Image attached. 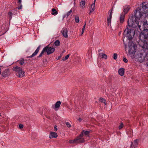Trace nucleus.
Instances as JSON below:
<instances>
[{
	"label": "nucleus",
	"mask_w": 148,
	"mask_h": 148,
	"mask_svg": "<svg viewBox=\"0 0 148 148\" xmlns=\"http://www.w3.org/2000/svg\"><path fill=\"white\" fill-rule=\"evenodd\" d=\"M52 12L51 14L53 15H56L58 14V12L56 11V9L55 8L52 9Z\"/></svg>",
	"instance_id": "obj_25"
},
{
	"label": "nucleus",
	"mask_w": 148,
	"mask_h": 148,
	"mask_svg": "<svg viewBox=\"0 0 148 148\" xmlns=\"http://www.w3.org/2000/svg\"><path fill=\"white\" fill-rule=\"evenodd\" d=\"M84 30L82 29V32L81 35H82L83 34V33H84Z\"/></svg>",
	"instance_id": "obj_49"
},
{
	"label": "nucleus",
	"mask_w": 148,
	"mask_h": 148,
	"mask_svg": "<svg viewBox=\"0 0 148 148\" xmlns=\"http://www.w3.org/2000/svg\"><path fill=\"white\" fill-rule=\"evenodd\" d=\"M1 67H0V75L1 74Z\"/></svg>",
	"instance_id": "obj_52"
},
{
	"label": "nucleus",
	"mask_w": 148,
	"mask_h": 148,
	"mask_svg": "<svg viewBox=\"0 0 148 148\" xmlns=\"http://www.w3.org/2000/svg\"><path fill=\"white\" fill-rule=\"evenodd\" d=\"M113 9L112 8L111 10H110L108 13V17H109V20L111 21V18H112V14L113 13Z\"/></svg>",
	"instance_id": "obj_20"
},
{
	"label": "nucleus",
	"mask_w": 148,
	"mask_h": 148,
	"mask_svg": "<svg viewBox=\"0 0 148 148\" xmlns=\"http://www.w3.org/2000/svg\"><path fill=\"white\" fill-rule=\"evenodd\" d=\"M141 8H140L141 11H143V14L147 13L148 10V3L147 2L143 3L142 4Z\"/></svg>",
	"instance_id": "obj_7"
},
{
	"label": "nucleus",
	"mask_w": 148,
	"mask_h": 148,
	"mask_svg": "<svg viewBox=\"0 0 148 148\" xmlns=\"http://www.w3.org/2000/svg\"><path fill=\"white\" fill-rule=\"evenodd\" d=\"M125 15V14H123V13H122V14L120 15L119 19L120 23H123L124 21Z\"/></svg>",
	"instance_id": "obj_18"
},
{
	"label": "nucleus",
	"mask_w": 148,
	"mask_h": 148,
	"mask_svg": "<svg viewBox=\"0 0 148 148\" xmlns=\"http://www.w3.org/2000/svg\"><path fill=\"white\" fill-rule=\"evenodd\" d=\"M131 58H132V59H136V55H134L133 54H131Z\"/></svg>",
	"instance_id": "obj_39"
},
{
	"label": "nucleus",
	"mask_w": 148,
	"mask_h": 148,
	"mask_svg": "<svg viewBox=\"0 0 148 148\" xmlns=\"http://www.w3.org/2000/svg\"><path fill=\"white\" fill-rule=\"evenodd\" d=\"M138 145V140L136 139L134 140V142L132 143V145L131 146V147H137Z\"/></svg>",
	"instance_id": "obj_19"
},
{
	"label": "nucleus",
	"mask_w": 148,
	"mask_h": 148,
	"mask_svg": "<svg viewBox=\"0 0 148 148\" xmlns=\"http://www.w3.org/2000/svg\"><path fill=\"white\" fill-rule=\"evenodd\" d=\"M82 134H80L79 136L75 138L76 140V144L84 142V137L82 136Z\"/></svg>",
	"instance_id": "obj_8"
},
{
	"label": "nucleus",
	"mask_w": 148,
	"mask_h": 148,
	"mask_svg": "<svg viewBox=\"0 0 148 148\" xmlns=\"http://www.w3.org/2000/svg\"><path fill=\"white\" fill-rule=\"evenodd\" d=\"M143 30H148V23L147 21L143 22Z\"/></svg>",
	"instance_id": "obj_14"
},
{
	"label": "nucleus",
	"mask_w": 148,
	"mask_h": 148,
	"mask_svg": "<svg viewBox=\"0 0 148 148\" xmlns=\"http://www.w3.org/2000/svg\"><path fill=\"white\" fill-rule=\"evenodd\" d=\"M46 52L47 53V55H49L53 52L55 51V49L52 47H49L48 45L44 48Z\"/></svg>",
	"instance_id": "obj_9"
},
{
	"label": "nucleus",
	"mask_w": 148,
	"mask_h": 148,
	"mask_svg": "<svg viewBox=\"0 0 148 148\" xmlns=\"http://www.w3.org/2000/svg\"><path fill=\"white\" fill-rule=\"evenodd\" d=\"M19 128L21 129L23 127V125L22 124H20L19 125Z\"/></svg>",
	"instance_id": "obj_42"
},
{
	"label": "nucleus",
	"mask_w": 148,
	"mask_h": 148,
	"mask_svg": "<svg viewBox=\"0 0 148 148\" xmlns=\"http://www.w3.org/2000/svg\"><path fill=\"white\" fill-rule=\"evenodd\" d=\"M101 51V49H99L98 50V51L99 52H100Z\"/></svg>",
	"instance_id": "obj_51"
},
{
	"label": "nucleus",
	"mask_w": 148,
	"mask_h": 148,
	"mask_svg": "<svg viewBox=\"0 0 148 148\" xmlns=\"http://www.w3.org/2000/svg\"><path fill=\"white\" fill-rule=\"evenodd\" d=\"M89 132L88 131L83 130L80 134H82V136L84 137V136H88Z\"/></svg>",
	"instance_id": "obj_22"
},
{
	"label": "nucleus",
	"mask_w": 148,
	"mask_h": 148,
	"mask_svg": "<svg viewBox=\"0 0 148 148\" xmlns=\"http://www.w3.org/2000/svg\"><path fill=\"white\" fill-rule=\"evenodd\" d=\"M82 119L80 118H79L78 119V121H79V122H80L82 121Z\"/></svg>",
	"instance_id": "obj_50"
},
{
	"label": "nucleus",
	"mask_w": 148,
	"mask_h": 148,
	"mask_svg": "<svg viewBox=\"0 0 148 148\" xmlns=\"http://www.w3.org/2000/svg\"><path fill=\"white\" fill-rule=\"evenodd\" d=\"M130 8L129 6L128 5H125L124 7V10L122 13H123L124 14H126Z\"/></svg>",
	"instance_id": "obj_16"
},
{
	"label": "nucleus",
	"mask_w": 148,
	"mask_h": 148,
	"mask_svg": "<svg viewBox=\"0 0 148 148\" xmlns=\"http://www.w3.org/2000/svg\"><path fill=\"white\" fill-rule=\"evenodd\" d=\"M136 58L138 61L140 62H142L144 60V50L143 49L141 50L140 51L138 52L136 56Z\"/></svg>",
	"instance_id": "obj_5"
},
{
	"label": "nucleus",
	"mask_w": 148,
	"mask_h": 148,
	"mask_svg": "<svg viewBox=\"0 0 148 148\" xmlns=\"http://www.w3.org/2000/svg\"><path fill=\"white\" fill-rule=\"evenodd\" d=\"M141 33L140 34L139 37L140 40L138 41L139 44L141 47L143 44H144L145 39H148V30H143Z\"/></svg>",
	"instance_id": "obj_2"
},
{
	"label": "nucleus",
	"mask_w": 148,
	"mask_h": 148,
	"mask_svg": "<svg viewBox=\"0 0 148 148\" xmlns=\"http://www.w3.org/2000/svg\"><path fill=\"white\" fill-rule=\"evenodd\" d=\"M61 104V102L60 101H57L55 104V106H53V108L55 110H57L56 108H58Z\"/></svg>",
	"instance_id": "obj_17"
},
{
	"label": "nucleus",
	"mask_w": 148,
	"mask_h": 148,
	"mask_svg": "<svg viewBox=\"0 0 148 148\" xmlns=\"http://www.w3.org/2000/svg\"><path fill=\"white\" fill-rule=\"evenodd\" d=\"M98 58H101L106 59L107 58V56L106 55L105 53H99Z\"/></svg>",
	"instance_id": "obj_15"
},
{
	"label": "nucleus",
	"mask_w": 148,
	"mask_h": 148,
	"mask_svg": "<svg viewBox=\"0 0 148 148\" xmlns=\"http://www.w3.org/2000/svg\"><path fill=\"white\" fill-rule=\"evenodd\" d=\"M75 21L76 23H78L79 22V18L78 16H75Z\"/></svg>",
	"instance_id": "obj_31"
},
{
	"label": "nucleus",
	"mask_w": 148,
	"mask_h": 148,
	"mask_svg": "<svg viewBox=\"0 0 148 148\" xmlns=\"http://www.w3.org/2000/svg\"><path fill=\"white\" fill-rule=\"evenodd\" d=\"M99 101L101 102H103L104 103L105 105L106 104V101L105 99H104L101 98L99 99Z\"/></svg>",
	"instance_id": "obj_28"
},
{
	"label": "nucleus",
	"mask_w": 148,
	"mask_h": 148,
	"mask_svg": "<svg viewBox=\"0 0 148 148\" xmlns=\"http://www.w3.org/2000/svg\"><path fill=\"white\" fill-rule=\"evenodd\" d=\"M144 14H143V11H141L140 8H138L135 12L134 16H132L128 19L127 21L128 26L130 28H138L140 31H142L141 25H139V22L137 20L144 16Z\"/></svg>",
	"instance_id": "obj_1"
},
{
	"label": "nucleus",
	"mask_w": 148,
	"mask_h": 148,
	"mask_svg": "<svg viewBox=\"0 0 148 148\" xmlns=\"http://www.w3.org/2000/svg\"><path fill=\"white\" fill-rule=\"evenodd\" d=\"M12 70L14 71L16 75L19 77H22L25 75V72L22 69L18 66L14 67Z\"/></svg>",
	"instance_id": "obj_4"
},
{
	"label": "nucleus",
	"mask_w": 148,
	"mask_h": 148,
	"mask_svg": "<svg viewBox=\"0 0 148 148\" xmlns=\"http://www.w3.org/2000/svg\"><path fill=\"white\" fill-rule=\"evenodd\" d=\"M61 33L64 38H67L68 37V30L66 28H63L61 31Z\"/></svg>",
	"instance_id": "obj_10"
},
{
	"label": "nucleus",
	"mask_w": 148,
	"mask_h": 148,
	"mask_svg": "<svg viewBox=\"0 0 148 148\" xmlns=\"http://www.w3.org/2000/svg\"><path fill=\"white\" fill-rule=\"evenodd\" d=\"M58 137L57 134L54 132H51L49 134V138L51 139L53 138H56Z\"/></svg>",
	"instance_id": "obj_13"
},
{
	"label": "nucleus",
	"mask_w": 148,
	"mask_h": 148,
	"mask_svg": "<svg viewBox=\"0 0 148 148\" xmlns=\"http://www.w3.org/2000/svg\"><path fill=\"white\" fill-rule=\"evenodd\" d=\"M10 75L9 71L8 69H6L2 73V75L4 77L8 76Z\"/></svg>",
	"instance_id": "obj_12"
},
{
	"label": "nucleus",
	"mask_w": 148,
	"mask_h": 148,
	"mask_svg": "<svg viewBox=\"0 0 148 148\" xmlns=\"http://www.w3.org/2000/svg\"><path fill=\"white\" fill-rule=\"evenodd\" d=\"M123 61L125 62V63H127L128 62V60H127L125 58H124L123 59Z\"/></svg>",
	"instance_id": "obj_41"
},
{
	"label": "nucleus",
	"mask_w": 148,
	"mask_h": 148,
	"mask_svg": "<svg viewBox=\"0 0 148 148\" xmlns=\"http://www.w3.org/2000/svg\"><path fill=\"white\" fill-rule=\"evenodd\" d=\"M69 54L67 55L64 58H63L62 59V60L64 61L66 60L67 59H68V58L69 57Z\"/></svg>",
	"instance_id": "obj_34"
},
{
	"label": "nucleus",
	"mask_w": 148,
	"mask_h": 148,
	"mask_svg": "<svg viewBox=\"0 0 148 148\" xmlns=\"http://www.w3.org/2000/svg\"><path fill=\"white\" fill-rule=\"evenodd\" d=\"M85 1L84 0H82L80 3V5L82 9H84L85 8Z\"/></svg>",
	"instance_id": "obj_23"
},
{
	"label": "nucleus",
	"mask_w": 148,
	"mask_h": 148,
	"mask_svg": "<svg viewBox=\"0 0 148 148\" xmlns=\"http://www.w3.org/2000/svg\"><path fill=\"white\" fill-rule=\"evenodd\" d=\"M117 56V54L116 53H115L114 54L113 58L114 60H116Z\"/></svg>",
	"instance_id": "obj_38"
},
{
	"label": "nucleus",
	"mask_w": 148,
	"mask_h": 148,
	"mask_svg": "<svg viewBox=\"0 0 148 148\" xmlns=\"http://www.w3.org/2000/svg\"><path fill=\"white\" fill-rule=\"evenodd\" d=\"M45 52H46L45 50V48H44L42 50V51H41V53L38 56V57L40 58V57H42V55L44 54V53Z\"/></svg>",
	"instance_id": "obj_27"
},
{
	"label": "nucleus",
	"mask_w": 148,
	"mask_h": 148,
	"mask_svg": "<svg viewBox=\"0 0 148 148\" xmlns=\"http://www.w3.org/2000/svg\"><path fill=\"white\" fill-rule=\"evenodd\" d=\"M19 63L21 65H23L24 63V60L23 59L20 60L19 61Z\"/></svg>",
	"instance_id": "obj_32"
},
{
	"label": "nucleus",
	"mask_w": 148,
	"mask_h": 148,
	"mask_svg": "<svg viewBox=\"0 0 148 148\" xmlns=\"http://www.w3.org/2000/svg\"><path fill=\"white\" fill-rule=\"evenodd\" d=\"M41 46L40 45L37 48L35 51L32 54V55L30 56L27 57V58H31L35 56L39 52L40 48Z\"/></svg>",
	"instance_id": "obj_11"
},
{
	"label": "nucleus",
	"mask_w": 148,
	"mask_h": 148,
	"mask_svg": "<svg viewBox=\"0 0 148 148\" xmlns=\"http://www.w3.org/2000/svg\"><path fill=\"white\" fill-rule=\"evenodd\" d=\"M124 34L125 35L129 40H131L134 35V30L132 29H129L128 26L127 25V28L124 32Z\"/></svg>",
	"instance_id": "obj_3"
},
{
	"label": "nucleus",
	"mask_w": 148,
	"mask_h": 148,
	"mask_svg": "<svg viewBox=\"0 0 148 148\" xmlns=\"http://www.w3.org/2000/svg\"><path fill=\"white\" fill-rule=\"evenodd\" d=\"M9 16V18L10 20L12 18V13L11 12H9L8 14Z\"/></svg>",
	"instance_id": "obj_35"
},
{
	"label": "nucleus",
	"mask_w": 148,
	"mask_h": 148,
	"mask_svg": "<svg viewBox=\"0 0 148 148\" xmlns=\"http://www.w3.org/2000/svg\"><path fill=\"white\" fill-rule=\"evenodd\" d=\"M76 140H75V139L74 140H70L69 142L70 143L76 144Z\"/></svg>",
	"instance_id": "obj_30"
},
{
	"label": "nucleus",
	"mask_w": 148,
	"mask_h": 148,
	"mask_svg": "<svg viewBox=\"0 0 148 148\" xmlns=\"http://www.w3.org/2000/svg\"><path fill=\"white\" fill-rule=\"evenodd\" d=\"M54 131L56 132L58 130L57 126L56 125L54 127Z\"/></svg>",
	"instance_id": "obj_43"
},
{
	"label": "nucleus",
	"mask_w": 148,
	"mask_h": 148,
	"mask_svg": "<svg viewBox=\"0 0 148 148\" xmlns=\"http://www.w3.org/2000/svg\"><path fill=\"white\" fill-rule=\"evenodd\" d=\"M146 57L147 58V60L148 61V53ZM147 66H148V63L147 64Z\"/></svg>",
	"instance_id": "obj_47"
},
{
	"label": "nucleus",
	"mask_w": 148,
	"mask_h": 148,
	"mask_svg": "<svg viewBox=\"0 0 148 148\" xmlns=\"http://www.w3.org/2000/svg\"><path fill=\"white\" fill-rule=\"evenodd\" d=\"M72 11V9H71L69 11L67 12V13L66 15H64V18L66 16V17H67L69 16H70L71 14Z\"/></svg>",
	"instance_id": "obj_24"
},
{
	"label": "nucleus",
	"mask_w": 148,
	"mask_h": 148,
	"mask_svg": "<svg viewBox=\"0 0 148 148\" xmlns=\"http://www.w3.org/2000/svg\"><path fill=\"white\" fill-rule=\"evenodd\" d=\"M86 24L85 23V25H84V26L82 29L84 30L85 27V26H86Z\"/></svg>",
	"instance_id": "obj_45"
},
{
	"label": "nucleus",
	"mask_w": 148,
	"mask_h": 148,
	"mask_svg": "<svg viewBox=\"0 0 148 148\" xmlns=\"http://www.w3.org/2000/svg\"><path fill=\"white\" fill-rule=\"evenodd\" d=\"M20 5V6L18 7V10H21L22 9V5L21 4L20 5Z\"/></svg>",
	"instance_id": "obj_44"
},
{
	"label": "nucleus",
	"mask_w": 148,
	"mask_h": 148,
	"mask_svg": "<svg viewBox=\"0 0 148 148\" xmlns=\"http://www.w3.org/2000/svg\"><path fill=\"white\" fill-rule=\"evenodd\" d=\"M107 23L108 25L109 26L110 25V26H111V21L110 20H109V17H108L107 18Z\"/></svg>",
	"instance_id": "obj_33"
},
{
	"label": "nucleus",
	"mask_w": 148,
	"mask_h": 148,
	"mask_svg": "<svg viewBox=\"0 0 148 148\" xmlns=\"http://www.w3.org/2000/svg\"><path fill=\"white\" fill-rule=\"evenodd\" d=\"M21 0H18V3H19V5H20L21 4Z\"/></svg>",
	"instance_id": "obj_46"
},
{
	"label": "nucleus",
	"mask_w": 148,
	"mask_h": 148,
	"mask_svg": "<svg viewBox=\"0 0 148 148\" xmlns=\"http://www.w3.org/2000/svg\"><path fill=\"white\" fill-rule=\"evenodd\" d=\"M54 45L56 46H58L60 45V42L58 40H56L54 42Z\"/></svg>",
	"instance_id": "obj_26"
},
{
	"label": "nucleus",
	"mask_w": 148,
	"mask_h": 148,
	"mask_svg": "<svg viewBox=\"0 0 148 148\" xmlns=\"http://www.w3.org/2000/svg\"><path fill=\"white\" fill-rule=\"evenodd\" d=\"M123 127V123H121V124L119 127V130L121 129Z\"/></svg>",
	"instance_id": "obj_36"
},
{
	"label": "nucleus",
	"mask_w": 148,
	"mask_h": 148,
	"mask_svg": "<svg viewBox=\"0 0 148 148\" xmlns=\"http://www.w3.org/2000/svg\"><path fill=\"white\" fill-rule=\"evenodd\" d=\"M91 9L89 13V14H91V13L94 11L95 10V7H94L92 6V5H91Z\"/></svg>",
	"instance_id": "obj_29"
},
{
	"label": "nucleus",
	"mask_w": 148,
	"mask_h": 148,
	"mask_svg": "<svg viewBox=\"0 0 148 148\" xmlns=\"http://www.w3.org/2000/svg\"><path fill=\"white\" fill-rule=\"evenodd\" d=\"M128 46L129 53L130 54H133L136 52V46L132 42H129Z\"/></svg>",
	"instance_id": "obj_6"
},
{
	"label": "nucleus",
	"mask_w": 148,
	"mask_h": 148,
	"mask_svg": "<svg viewBox=\"0 0 148 148\" xmlns=\"http://www.w3.org/2000/svg\"><path fill=\"white\" fill-rule=\"evenodd\" d=\"M96 1V0H94L93 3L91 5H92V6L95 7V3Z\"/></svg>",
	"instance_id": "obj_40"
},
{
	"label": "nucleus",
	"mask_w": 148,
	"mask_h": 148,
	"mask_svg": "<svg viewBox=\"0 0 148 148\" xmlns=\"http://www.w3.org/2000/svg\"><path fill=\"white\" fill-rule=\"evenodd\" d=\"M66 125L67 127H70L71 125L68 122H66Z\"/></svg>",
	"instance_id": "obj_37"
},
{
	"label": "nucleus",
	"mask_w": 148,
	"mask_h": 148,
	"mask_svg": "<svg viewBox=\"0 0 148 148\" xmlns=\"http://www.w3.org/2000/svg\"><path fill=\"white\" fill-rule=\"evenodd\" d=\"M125 49H126L127 48V45H125Z\"/></svg>",
	"instance_id": "obj_48"
},
{
	"label": "nucleus",
	"mask_w": 148,
	"mask_h": 148,
	"mask_svg": "<svg viewBox=\"0 0 148 148\" xmlns=\"http://www.w3.org/2000/svg\"><path fill=\"white\" fill-rule=\"evenodd\" d=\"M119 74L121 76H123L124 74V69L123 68H121L118 71Z\"/></svg>",
	"instance_id": "obj_21"
}]
</instances>
